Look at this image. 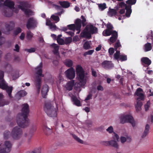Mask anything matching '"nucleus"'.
<instances>
[{
  "label": "nucleus",
  "mask_w": 153,
  "mask_h": 153,
  "mask_svg": "<svg viewBox=\"0 0 153 153\" xmlns=\"http://www.w3.org/2000/svg\"><path fill=\"white\" fill-rule=\"evenodd\" d=\"M22 112L19 113L17 117V122L20 126L25 128L28 126L29 120L27 117L29 113V105L27 103H24L22 105Z\"/></svg>",
  "instance_id": "obj_1"
},
{
  "label": "nucleus",
  "mask_w": 153,
  "mask_h": 153,
  "mask_svg": "<svg viewBox=\"0 0 153 153\" xmlns=\"http://www.w3.org/2000/svg\"><path fill=\"white\" fill-rule=\"evenodd\" d=\"M42 63L41 62L39 65L35 68L36 73L37 75L36 76L34 83L35 89L37 94L39 93L41 87L42 83L41 77L44 76V75L42 74Z\"/></svg>",
  "instance_id": "obj_2"
},
{
  "label": "nucleus",
  "mask_w": 153,
  "mask_h": 153,
  "mask_svg": "<svg viewBox=\"0 0 153 153\" xmlns=\"http://www.w3.org/2000/svg\"><path fill=\"white\" fill-rule=\"evenodd\" d=\"M143 92L142 89L139 88H137L136 91L134 93V96L138 97L137 98V104L135 105V108L137 111H140L141 109V107L143 105L142 102L141 100H144V95L142 93Z\"/></svg>",
  "instance_id": "obj_3"
},
{
  "label": "nucleus",
  "mask_w": 153,
  "mask_h": 153,
  "mask_svg": "<svg viewBox=\"0 0 153 153\" xmlns=\"http://www.w3.org/2000/svg\"><path fill=\"white\" fill-rule=\"evenodd\" d=\"M4 72L0 71V88L5 89L9 96L12 97L11 92L13 89L12 87H8L3 79Z\"/></svg>",
  "instance_id": "obj_4"
},
{
  "label": "nucleus",
  "mask_w": 153,
  "mask_h": 153,
  "mask_svg": "<svg viewBox=\"0 0 153 153\" xmlns=\"http://www.w3.org/2000/svg\"><path fill=\"white\" fill-rule=\"evenodd\" d=\"M80 19H77L75 21L74 24H71L67 25V27H64L62 28L63 31H66L68 29L72 31L76 30L78 32L77 33H79L81 31V25L80 24Z\"/></svg>",
  "instance_id": "obj_5"
},
{
  "label": "nucleus",
  "mask_w": 153,
  "mask_h": 153,
  "mask_svg": "<svg viewBox=\"0 0 153 153\" xmlns=\"http://www.w3.org/2000/svg\"><path fill=\"white\" fill-rule=\"evenodd\" d=\"M76 72L78 79L82 82L83 85L85 84L86 81L84 80L85 71L80 65H77L76 67Z\"/></svg>",
  "instance_id": "obj_6"
},
{
  "label": "nucleus",
  "mask_w": 153,
  "mask_h": 153,
  "mask_svg": "<svg viewBox=\"0 0 153 153\" xmlns=\"http://www.w3.org/2000/svg\"><path fill=\"white\" fill-rule=\"evenodd\" d=\"M21 126H16L13 128L12 131L11 135L12 137L15 140L19 139L21 136L22 134V129L20 127Z\"/></svg>",
  "instance_id": "obj_7"
},
{
  "label": "nucleus",
  "mask_w": 153,
  "mask_h": 153,
  "mask_svg": "<svg viewBox=\"0 0 153 153\" xmlns=\"http://www.w3.org/2000/svg\"><path fill=\"white\" fill-rule=\"evenodd\" d=\"M12 144L8 141H5L4 144H0V153H8L11 150Z\"/></svg>",
  "instance_id": "obj_8"
},
{
  "label": "nucleus",
  "mask_w": 153,
  "mask_h": 153,
  "mask_svg": "<svg viewBox=\"0 0 153 153\" xmlns=\"http://www.w3.org/2000/svg\"><path fill=\"white\" fill-rule=\"evenodd\" d=\"M120 119V123H121L124 124L126 122L129 123L131 124L133 127L135 126V123L132 116L128 115L122 116Z\"/></svg>",
  "instance_id": "obj_9"
},
{
  "label": "nucleus",
  "mask_w": 153,
  "mask_h": 153,
  "mask_svg": "<svg viewBox=\"0 0 153 153\" xmlns=\"http://www.w3.org/2000/svg\"><path fill=\"white\" fill-rule=\"evenodd\" d=\"M65 74L67 78L71 80L73 79L75 76V71L73 68H71L65 72Z\"/></svg>",
  "instance_id": "obj_10"
},
{
  "label": "nucleus",
  "mask_w": 153,
  "mask_h": 153,
  "mask_svg": "<svg viewBox=\"0 0 153 153\" xmlns=\"http://www.w3.org/2000/svg\"><path fill=\"white\" fill-rule=\"evenodd\" d=\"M36 21L33 18H30L28 20L26 27L28 29H34L36 27Z\"/></svg>",
  "instance_id": "obj_11"
},
{
  "label": "nucleus",
  "mask_w": 153,
  "mask_h": 153,
  "mask_svg": "<svg viewBox=\"0 0 153 153\" xmlns=\"http://www.w3.org/2000/svg\"><path fill=\"white\" fill-rule=\"evenodd\" d=\"M120 51H117L114 55V59L121 62L126 61L127 60V56L125 55L120 54Z\"/></svg>",
  "instance_id": "obj_12"
},
{
  "label": "nucleus",
  "mask_w": 153,
  "mask_h": 153,
  "mask_svg": "<svg viewBox=\"0 0 153 153\" xmlns=\"http://www.w3.org/2000/svg\"><path fill=\"white\" fill-rule=\"evenodd\" d=\"M4 5L5 6L9 8H12L14 5V3L10 0H0V7Z\"/></svg>",
  "instance_id": "obj_13"
},
{
  "label": "nucleus",
  "mask_w": 153,
  "mask_h": 153,
  "mask_svg": "<svg viewBox=\"0 0 153 153\" xmlns=\"http://www.w3.org/2000/svg\"><path fill=\"white\" fill-rule=\"evenodd\" d=\"M88 27V26H86L83 31L81 33L80 35L82 37L89 39L91 38V36Z\"/></svg>",
  "instance_id": "obj_14"
},
{
  "label": "nucleus",
  "mask_w": 153,
  "mask_h": 153,
  "mask_svg": "<svg viewBox=\"0 0 153 153\" xmlns=\"http://www.w3.org/2000/svg\"><path fill=\"white\" fill-rule=\"evenodd\" d=\"M9 7L8 8L4 6L2 10V14L5 16L7 17L11 16L13 15V12Z\"/></svg>",
  "instance_id": "obj_15"
},
{
  "label": "nucleus",
  "mask_w": 153,
  "mask_h": 153,
  "mask_svg": "<svg viewBox=\"0 0 153 153\" xmlns=\"http://www.w3.org/2000/svg\"><path fill=\"white\" fill-rule=\"evenodd\" d=\"M18 7L24 12L27 16H29L33 15L32 11L30 9L26 8L25 5L21 4L18 6Z\"/></svg>",
  "instance_id": "obj_16"
},
{
  "label": "nucleus",
  "mask_w": 153,
  "mask_h": 153,
  "mask_svg": "<svg viewBox=\"0 0 153 153\" xmlns=\"http://www.w3.org/2000/svg\"><path fill=\"white\" fill-rule=\"evenodd\" d=\"M54 108L52 102L50 101H46L45 103L44 110L45 112H48V111L53 109Z\"/></svg>",
  "instance_id": "obj_17"
},
{
  "label": "nucleus",
  "mask_w": 153,
  "mask_h": 153,
  "mask_svg": "<svg viewBox=\"0 0 153 153\" xmlns=\"http://www.w3.org/2000/svg\"><path fill=\"white\" fill-rule=\"evenodd\" d=\"M142 64L145 67H147L152 62L150 59L147 57H143L141 59Z\"/></svg>",
  "instance_id": "obj_18"
},
{
  "label": "nucleus",
  "mask_w": 153,
  "mask_h": 153,
  "mask_svg": "<svg viewBox=\"0 0 153 153\" xmlns=\"http://www.w3.org/2000/svg\"><path fill=\"white\" fill-rule=\"evenodd\" d=\"M111 36L109 39L110 42L111 43H114L117 40L118 34L116 30H113L111 35Z\"/></svg>",
  "instance_id": "obj_19"
},
{
  "label": "nucleus",
  "mask_w": 153,
  "mask_h": 153,
  "mask_svg": "<svg viewBox=\"0 0 153 153\" xmlns=\"http://www.w3.org/2000/svg\"><path fill=\"white\" fill-rule=\"evenodd\" d=\"M102 67L105 68L110 69L114 66L113 64L111 61H104L102 63Z\"/></svg>",
  "instance_id": "obj_20"
},
{
  "label": "nucleus",
  "mask_w": 153,
  "mask_h": 153,
  "mask_svg": "<svg viewBox=\"0 0 153 153\" xmlns=\"http://www.w3.org/2000/svg\"><path fill=\"white\" fill-rule=\"evenodd\" d=\"M48 91V86L47 85H43L42 89L41 92L42 97L44 98H46V95L47 94V93Z\"/></svg>",
  "instance_id": "obj_21"
},
{
  "label": "nucleus",
  "mask_w": 153,
  "mask_h": 153,
  "mask_svg": "<svg viewBox=\"0 0 153 153\" xmlns=\"http://www.w3.org/2000/svg\"><path fill=\"white\" fill-rule=\"evenodd\" d=\"M48 112H46L48 115L52 117H56L57 115V109L53 108V109L48 111Z\"/></svg>",
  "instance_id": "obj_22"
},
{
  "label": "nucleus",
  "mask_w": 153,
  "mask_h": 153,
  "mask_svg": "<svg viewBox=\"0 0 153 153\" xmlns=\"http://www.w3.org/2000/svg\"><path fill=\"white\" fill-rule=\"evenodd\" d=\"M5 26L6 28L8 31H11L13 30L14 27V23L13 22L10 21L7 23Z\"/></svg>",
  "instance_id": "obj_23"
},
{
  "label": "nucleus",
  "mask_w": 153,
  "mask_h": 153,
  "mask_svg": "<svg viewBox=\"0 0 153 153\" xmlns=\"http://www.w3.org/2000/svg\"><path fill=\"white\" fill-rule=\"evenodd\" d=\"M88 29L89 30L91 34H93L97 33V28L95 27L94 26L92 25H87Z\"/></svg>",
  "instance_id": "obj_24"
},
{
  "label": "nucleus",
  "mask_w": 153,
  "mask_h": 153,
  "mask_svg": "<svg viewBox=\"0 0 153 153\" xmlns=\"http://www.w3.org/2000/svg\"><path fill=\"white\" fill-rule=\"evenodd\" d=\"M71 99L74 104L77 106H80L81 105L80 102L75 96H72L71 97Z\"/></svg>",
  "instance_id": "obj_25"
},
{
  "label": "nucleus",
  "mask_w": 153,
  "mask_h": 153,
  "mask_svg": "<svg viewBox=\"0 0 153 153\" xmlns=\"http://www.w3.org/2000/svg\"><path fill=\"white\" fill-rule=\"evenodd\" d=\"M3 96L2 94H0V107L8 105L9 103V101L3 99Z\"/></svg>",
  "instance_id": "obj_26"
},
{
  "label": "nucleus",
  "mask_w": 153,
  "mask_h": 153,
  "mask_svg": "<svg viewBox=\"0 0 153 153\" xmlns=\"http://www.w3.org/2000/svg\"><path fill=\"white\" fill-rule=\"evenodd\" d=\"M117 13V10L115 9L109 8L108 12V15L110 17L115 16Z\"/></svg>",
  "instance_id": "obj_27"
},
{
  "label": "nucleus",
  "mask_w": 153,
  "mask_h": 153,
  "mask_svg": "<svg viewBox=\"0 0 153 153\" xmlns=\"http://www.w3.org/2000/svg\"><path fill=\"white\" fill-rule=\"evenodd\" d=\"M52 52L54 55H57V45L54 43H53L50 45Z\"/></svg>",
  "instance_id": "obj_28"
},
{
  "label": "nucleus",
  "mask_w": 153,
  "mask_h": 153,
  "mask_svg": "<svg viewBox=\"0 0 153 153\" xmlns=\"http://www.w3.org/2000/svg\"><path fill=\"white\" fill-rule=\"evenodd\" d=\"M59 3L62 7L64 8H68L70 6V3L66 1H59Z\"/></svg>",
  "instance_id": "obj_29"
},
{
  "label": "nucleus",
  "mask_w": 153,
  "mask_h": 153,
  "mask_svg": "<svg viewBox=\"0 0 153 153\" xmlns=\"http://www.w3.org/2000/svg\"><path fill=\"white\" fill-rule=\"evenodd\" d=\"M105 143L108 145H111L114 147L117 148L118 145L116 141L114 140H111L110 141H106Z\"/></svg>",
  "instance_id": "obj_30"
},
{
  "label": "nucleus",
  "mask_w": 153,
  "mask_h": 153,
  "mask_svg": "<svg viewBox=\"0 0 153 153\" xmlns=\"http://www.w3.org/2000/svg\"><path fill=\"white\" fill-rule=\"evenodd\" d=\"M149 128L148 124H147L146 125L145 130L141 136L142 138H145L148 135L149 133Z\"/></svg>",
  "instance_id": "obj_31"
},
{
  "label": "nucleus",
  "mask_w": 153,
  "mask_h": 153,
  "mask_svg": "<svg viewBox=\"0 0 153 153\" xmlns=\"http://www.w3.org/2000/svg\"><path fill=\"white\" fill-rule=\"evenodd\" d=\"M131 6L130 5H128L126 6L125 9L126 10V15L127 17H130L131 13Z\"/></svg>",
  "instance_id": "obj_32"
},
{
  "label": "nucleus",
  "mask_w": 153,
  "mask_h": 153,
  "mask_svg": "<svg viewBox=\"0 0 153 153\" xmlns=\"http://www.w3.org/2000/svg\"><path fill=\"white\" fill-rule=\"evenodd\" d=\"M65 65L68 67L72 68L73 65V62L71 59H67L64 62Z\"/></svg>",
  "instance_id": "obj_33"
},
{
  "label": "nucleus",
  "mask_w": 153,
  "mask_h": 153,
  "mask_svg": "<svg viewBox=\"0 0 153 153\" xmlns=\"http://www.w3.org/2000/svg\"><path fill=\"white\" fill-rule=\"evenodd\" d=\"M81 19L82 20L80 19V24L81 25V27H82V26L83 27H84L86 26L87 22V20L86 18L83 16V15L81 16Z\"/></svg>",
  "instance_id": "obj_34"
},
{
  "label": "nucleus",
  "mask_w": 153,
  "mask_h": 153,
  "mask_svg": "<svg viewBox=\"0 0 153 153\" xmlns=\"http://www.w3.org/2000/svg\"><path fill=\"white\" fill-rule=\"evenodd\" d=\"M122 45L120 44V41L119 39H117L116 42L115 43L114 45V48L115 51L117 52V51H119L118 50V49L119 50L120 49L118 48H121Z\"/></svg>",
  "instance_id": "obj_35"
},
{
  "label": "nucleus",
  "mask_w": 153,
  "mask_h": 153,
  "mask_svg": "<svg viewBox=\"0 0 153 153\" xmlns=\"http://www.w3.org/2000/svg\"><path fill=\"white\" fill-rule=\"evenodd\" d=\"M113 30L106 29L103 32L102 35L105 36H110Z\"/></svg>",
  "instance_id": "obj_36"
},
{
  "label": "nucleus",
  "mask_w": 153,
  "mask_h": 153,
  "mask_svg": "<svg viewBox=\"0 0 153 153\" xmlns=\"http://www.w3.org/2000/svg\"><path fill=\"white\" fill-rule=\"evenodd\" d=\"M144 51L146 52L149 51L152 49V46L150 43H147L144 46Z\"/></svg>",
  "instance_id": "obj_37"
},
{
  "label": "nucleus",
  "mask_w": 153,
  "mask_h": 153,
  "mask_svg": "<svg viewBox=\"0 0 153 153\" xmlns=\"http://www.w3.org/2000/svg\"><path fill=\"white\" fill-rule=\"evenodd\" d=\"M43 129L46 135L48 136L51 134V130L50 128H48L47 126H45L43 127Z\"/></svg>",
  "instance_id": "obj_38"
},
{
  "label": "nucleus",
  "mask_w": 153,
  "mask_h": 153,
  "mask_svg": "<svg viewBox=\"0 0 153 153\" xmlns=\"http://www.w3.org/2000/svg\"><path fill=\"white\" fill-rule=\"evenodd\" d=\"M33 34L30 31L28 30L27 32L26 37L28 40H30L33 37Z\"/></svg>",
  "instance_id": "obj_39"
},
{
  "label": "nucleus",
  "mask_w": 153,
  "mask_h": 153,
  "mask_svg": "<svg viewBox=\"0 0 153 153\" xmlns=\"http://www.w3.org/2000/svg\"><path fill=\"white\" fill-rule=\"evenodd\" d=\"M74 80H71L68 82L66 84L65 87L67 88H73L74 85Z\"/></svg>",
  "instance_id": "obj_40"
},
{
  "label": "nucleus",
  "mask_w": 153,
  "mask_h": 153,
  "mask_svg": "<svg viewBox=\"0 0 153 153\" xmlns=\"http://www.w3.org/2000/svg\"><path fill=\"white\" fill-rule=\"evenodd\" d=\"M71 135L73 137V138L78 142L82 144L83 143V141L82 140H81L79 137H77L76 135L74 134H71Z\"/></svg>",
  "instance_id": "obj_41"
},
{
  "label": "nucleus",
  "mask_w": 153,
  "mask_h": 153,
  "mask_svg": "<svg viewBox=\"0 0 153 153\" xmlns=\"http://www.w3.org/2000/svg\"><path fill=\"white\" fill-rule=\"evenodd\" d=\"M136 2V0H128L126 1V3L128 5H131L135 4Z\"/></svg>",
  "instance_id": "obj_42"
},
{
  "label": "nucleus",
  "mask_w": 153,
  "mask_h": 153,
  "mask_svg": "<svg viewBox=\"0 0 153 153\" xmlns=\"http://www.w3.org/2000/svg\"><path fill=\"white\" fill-rule=\"evenodd\" d=\"M27 93L24 90H22L18 93V95L20 97H23L25 96Z\"/></svg>",
  "instance_id": "obj_43"
},
{
  "label": "nucleus",
  "mask_w": 153,
  "mask_h": 153,
  "mask_svg": "<svg viewBox=\"0 0 153 153\" xmlns=\"http://www.w3.org/2000/svg\"><path fill=\"white\" fill-rule=\"evenodd\" d=\"M98 6L99 9L102 11L104 10L106 8V4L105 3H103L102 4H99Z\"/></svg>",
  "instance_id": "obj_44"
},
{
  "label": "nucleus",
  "mask_w": 153,
  "mask_h": 153,
  "mask_svg": "<svg viewBox=\"0 0 153 153\" xmlns=\"http://www.w3.org/2000/svg\"><path fill=\"white\" fill-rule=\"evenodd\" d=\"M91 46L88 42H85L83 45V48L85 50H87L89 49L90 48Z\"/></svg>",
  "instance_id": "obj_45"
},
{
  "label": "nucleus",
  "mask_w": 153,
  "mask_h": 153,
  "mask_svg": "<svg viewBox=\"0 0 153 153\" xmlns=\"http://www.w3.org/2000/svg\"><path fill=\"white\" fill-rule=\"evenodd\" d=\"M10 135V132L8 131H6L4 134V138L5 139H7Z\"/></svg>",
  "instance_id": "obj_46"
},
{
  "label": "nucleus",
  "mask_w": 153,
  "mask_h": 153,
  "mask_svg": "<svg viewBox=\"0 0 153 153\" xmlns=\"http://www.w3.org/2000/svg\"><path fill=\"white\" fill-rule=\"evenodd\" d=\"M63 9L59 6H58V16H60L64 12Z\"/></svg>",
  "instance_id": "obj_47"
},
{
  "label": "nucleus",
  "mask_w": 153,
  "mask_h": 153,
  "mask_svg": "<svg viewBox=\"0 0 153 153\" xmlns=\"http://www.w3.org/2000/svg\"><path fill=\"white\" fill-rule=\"evenodd\" d=\"M106 26L107 28V29L113 30L114 28L113 25L110 23L108 22Z\"/></svg>",
  "instance_id": "obj_48"
},
{
  "label": "nucleus",
  "mask_w": 153,
  "mask_h": 153,
  "mask_svg": "<svg viewBox=\"0 0 153 153\" xmlns=\"http://www.w3.org/2000/svg\"><path fill=\"white\" fill-rule=\"evenodd\" d=\"M94 50H89L88 51L84 53V56H86L87 55H91L94 52Z\"/></svg>",
  "instance_id": "obj_49"
},
{
  "label": "nucleus",
  "mask_w": 153,
  "mask_h": 153,
  "mask_svg": "<svg viewBox=\"0 0 153 153\" xmlns=\"http://www.w3.org/2000/svg\"><path fill=\"white\" fill-rule=\"evenodd\" d=\"M25 50L29 53L34 52L35 51V49L34 48H31L30 49H25Z\"/></svg>",
  "instance_id": "obj_50"
},
{
  "label": "nucleus",
  "mask_w": 153,
  "mask_h": 153,
  "mask_svg": "<svg viewBox=\"0 0 153 153\" xmlns=\"http://www.w3.org/2000/svg\"><path fill=\"white\" fill-rule=\"evenodd\" d=\"M58 44L60 45H63L64 44V39L59 38V37L58 36Z\"/></svg>",
  "instance_id": "obj_51"
},
{
  "label": "nucleus",
  "mask_w": 153,
  "mask_h": 153,
  "mask_svg": "<svg viewBox=\"0 0 153 153\" xmlns=\"http://www.w3.org/2000/svg\"><path fill=\"white\" fill-rule=\"evenodd\" d=\"M22 31V29L20 27H18L14 31V33L16 35H18Z\"/></svg>",
  "instance_id": "obj_52"
},
{
  "label": "nucleus",
  "mask_w": 153,
  "mask_h": 153,
  "mask_svg": "<svg viewBox=\"0 0 153 153\" xmlns=\"http://www.w3.org/2000/svg\"><path fill=\"white\" fill-rule=\"evenodd\" d=\"M114 52V48H110L108 50V53L110 55H112Z\"/></svg>",
  "instance_id": "obj_53"
},
{
  "label": "nucleus",
  "mask_w": 153,
  "mask_h": 153,
  "mask_svg": "<svg viewBox=\"0 0 153 153\" xmlns=\"http://www.w3.org/2000/svg\"><path fill=\"white\" fill-rule=\"evenodd\" d=\"M119 5L120 7H125V8H126V6H128V5H127L124 2H122L120 3L119 4Z\"/></svg>",
  "instance_id": "obj_54"
},
{
  "label": "nucleus",
  "mask_w": 153,
  "mask_h": 153,
  "mask_svg": "<svg viewBox=\"0 0 153 153\" xmlns=\"http://www.w3.org/2000/svg\"><path fill=\"white\" fill-rule=\"evenodd\" d=\"M150 106V102L149 101L147 102L146 104L145 105V108L146 111L148 110Z\"/></svg>",
  "instance_id": "obj_55"
},
{
  "label": "nucleus",
  "mask_w": 153,
  "mask_h": 153,
  "mask_svg": "<svg viewBox=\"0 0 153 153\" xmlns=\"http://www.w3.org/2000/svg\"><path fill=\"white\" fill-rule=\"evenodd\" d=\"M51 18L53 20L56 21V22H57V15H52Z\"/></svg>",
  "instance_id": "obj_56"
},
{
  "label": "nucleus",
  "mask_w": 153,
  "mask_h": 153,
  "mask_svg": "<svg viewBox=\"0 0 153 153\" xmlns=\"http://www.w3.org/2000/svg\"><path fill=\"white\" fill-rule=\"evenodd\" d=\"M106 130L109 133H111L113 131V128L112 126H110L106 129Z\"/></svg>",
  "instance_id": "obj_57"
},
{
  "label": "nucleus",
  "mask_w": 153,
  "mask_h": 153,
  "mask_svg": "<svg viewBox=\"0 0 153 153\" xmlns=\"http://www.w3.org/2000/svg\"><path fill=\"white\" fill-rule=\"evenodd\" d=\"M49 27L52 30H56L57 28L56 26L53 23Z\"/></svg>",
  "instance_id": "obj_58"
},
{
  "label": "nucleus",
  "mask_w": 153,
  "mask_h": 153,
  "mask_svg": "<svg viewBox=\"0 0 153 153\" xmlns=\"http://www.w3.org/2000/svg\"><path fill=\"white\" fill-rule=\"evenodd\" d=\"M14 6H13V7H12V8H9L10 9H11V10H12L13 11H14V12L16 13H17L18 12V9L17 8H15L14 7Z\"/></svg>",
  "instance_id": "obj_59"
},
{
  "label": "nucleus",
  "mask_w": 153,
  "mask_h": 153,
  "mask_svg": "<svg viewBox=\"0 0 153 153\" xmlns=\"http://www.w3.org/2000/svg\"><path fill=\"white\" fill-rule=\"evenodd\" d=\"M15 49H14V51H16V52H18L19 51V47L18 44L16 45L15 47Z\"/></svg>",
  "instance_id": "obj_60"
},
{
  "label": "nucleus",
  "mask_w": 153,
  "mask_h": 153,
  "mask_svg": "<svg viewBox=\"0 0 153 153\" xmlns=\"http://www.w3.org/2000/svg\"><path fill=\"white\" fill-rule=\"evenodd\" d=\"M91 70L92 72V76L94 77H96L97 76V75L96 74V71L92 68H91Z\"/></svg>",
  "instance_id": "obj_61"
},
{
  "label": "nucleus",
  "mask_w": 153,
  "mask_h": 153,
  "mask_svg": "<svg viewBox=\"0 0 153 153\" xmlns=\"http://www.w3.org/2000/svg\"><path fill=\"white\" fill-rule=\"evenodd\" d=\"M92 95L90 93H89L88 95L87 96L86 98L85 99V100H88L91 98Z\"/></svg>",
  "instance_id": "obj_62"
},
{
  "label": "nucleus",
  "mask_w": 153,
  "mask_h": 153,
  "mask_svg": "<svg viewBox=\"0 0 153 153\" xmlns=\"http://www.w3.org/2000/svg\"><path fill=\"white\" fill-rule=\"evenodd\" d=\"M52 24L51 21L49 19H47L46 22V25L48 26H50Z\"/></svg>",
  "instance_id": "obj_63"
},
{
  "label": "nucleus",
  "mask_w": 153,
  "mask_h": 153,
  "mask_svg": "<svg viewBox=\"0 0 153 153\" xmlns=\"http://www.w3.org/2000/svg\"><path fill=\"white\" fill-rule=\"evenodd\" d=\"M119 138L118 135L116 133H115L113 137V139L116 141H118Z\"/></svg>",
  "instance_id": "obj_64"
}]
</instances>
